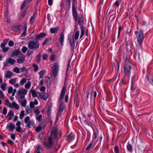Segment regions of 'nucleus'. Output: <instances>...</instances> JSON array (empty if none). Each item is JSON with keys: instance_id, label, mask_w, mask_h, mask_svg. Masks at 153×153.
<instances>
[{"instance_id": "nucleus-1", "label": "nucleus", "mask_w": 153, "mask_h": 153, "mask_svg": "<svg viewBox=\"0 0 153 153\" xmlns=\"http://www.w3.org/2000/svg\"><path fill=\"white\" fill-rule=\"evenodd\" d=\"M61 135V132H58L56 128H53L51 131L50 135L45 140L43 145L47 149L51 148L53 143L57 141Z\"/></svg>"}, {"instance_id": "nucleus-2", "label": "nucleus", "mask_w": 153, "mask_h": 153, "mask_svg": "<svg viewBox=\"0 0 153 153\" xmlns=\"http://www.w3.org/2000/svg\"><path fill=\"white\" fill-rule=\"evenodd\" d=\"M61 135V132H58L56 128H53L51 131L50 135L45 140L43 145L47 149L51 148L53 143L57 141Z\"/></svg>"}, {"instance_id": "nucleus-3", "label": "nucleus", "mask_w": 153, "mask_h": 153, "mask_svg": "<svg viewBox=\"0 0 153 153\" xmlns=\"http://www.w3.org/2000/svg\"><path fill=\"white\" fill-rule=\"evenodd\" d=\"M39 43L37 40H32L28 43V47L30 49L35 50L39 48Z\"/></svg>"}, {"instance_id": "nucleus-4", "label": "nucleus", "mask_w": 153, "mask_h": 153, "mask_svg": "<svg viewBox=\"0 0 153 153\" xmlns=\"http://www.w3.org/2000/svg\"><path fill=\"white\" fill-rule=\"evenodd\" d=\"M136 35V38L137 39V45L139 46L142 44L144 39L143 34L142 30L136 31L135 32Z\"/></svg>"}, {"instance_id": "nucleus-5", "label": "nucleus", "mask_w": 153, "mask_h": 153, "mask_svg": "<svg viewBox=\"0 0 153 153\" xmlns=\"http://www.w3.org/2000/svg\"><path fill=\"white\" fill-rule=\"evenodd\" d=\"M77 6V0H72V10L73 16L76 22L77 20L78 17L77 14L76 10V7Z\"/></svg>"}, {"instance_id": "nucleus-6", "label": "nucleus", "mask_w": 153, "mask_h": 153, "mask_svg": "<svg viewBox=\"0 0 153 153\" xmlns=\"http://www.w3.org/2000/svg\"><path fill=\"white\" fill-rule=\"evenodd\" d=\"M131 69L130 62L128 60L125 61L124 66V70L126 75L129 74V76H130Z\"/></svg>"}, {"instance_id": "nucleus-7", "label": "nucleus", "mask_w": 153, "mask_h": 153, "mask_svg": "<svg viewBox=\"0 0 153 153\" xmlns=\"http://www.w3.org/2000/svg\"><path fill=\"white\" fill-rule=\"evenodd\" d=\"M84 21V19L83 16H81L79 17L78 19V23L80 25H81L80 29L81 32L80 37V39L81 38L83 37L85 33V27L82 25Z\"/></svg>"}, {"instance_id": "nucleus-8", "label": "nucleus", "mask_w": 153, "mask_h": 153, "mask_svg": "<svg viewBox=\"0 0 153 153\" xmlns=\"http://www.w3.org/2000/svg\"><path fill=\"white\" fill-rule=\"evenodd\" d=\"M52 71V73L55 78H56L57 75L59 70V66L58 64L55 63L53 64V66L51 68Z\"/></svg>"}, {"instance_id": "nucleus-9", "label": "nucleus", "mask_w": 153, "mask_h": 153, "mask_svg": "<svg viewBox=\"0 0 153 153\" xmlns=\"http://www.w3.org/2000/svg\"><path fill=\"white\" fill-rule=\"evenodd\" d=\"M27 90L25 89H19L17 92L18 95L21 99H23L25 98V96L27 94Z\"/></svg>"}, {"instance_id": "nucleus-10", "label": "nucleus", "mask_w": 153, "mask_h": 153, "mask_svg": "<svg viewBox=\"0 0 153 153\" xmlns=\"http://www.w3.org/2000/svg\"><path fill=\"white\" fill-rule=\"evenodd\" d=\"M19 58L17 60V61L18 63L20 64L23 63L25 61V56L23 54H21L20 56H18Z\"/></svg>"}, {"instance_id": "nucleus-11", "label": "nucleus", "mask_w": 153, "mask_h": 153, "mask_svg": "<svg viewBox=\"0 0 153 153\" xmlns=\"http://www.w3.org/2000/svg\"><path fill=\"white\" fill-rule=\"evenodd\" d=\"M38 94L40 98L46 100L48 97V95L46 93H38Z\"/></svg>"}, {"instance_id": "nucleus-12", "label": "nucleus", "mask_w": 153, "mask_h": 153, "mask_svg": "<svg viewBox=\"0 0 153 153\" xmlns=\"http://www.w3.org/2000/svg\"><path fill=\"white\" fill-rule=\"evenodd\" d=\"M6 128L7 130L12 131L15 129V126L14 124L12 123H10L9 124L7 125Z\"/></svg>"}, {"instance_id": "nucleus-13", "label": "nucleus", "mask_w": 153, "mask_h": 153, "mask_svg": "<svg viewBox=\"0 0 153 153\" xmlns=\"http://www.w3.org/2000/svg\"><path fill=\"white\" fill-rule=\"evenodd\" d=\"M9 107L11 108H13L15 109L18 110L19 109V105L15 102H13L12 104L9 103Z\"/></svg>"}, {"instance_id": "nucleus-14", "label": "nucleus", "mask_w": 153, "mask_h": 153, "mask_svg": "<svg viewBox=\"0 0 153 153\" xmlns=\"http://www.w3.org/2000/svg\"><path fill=\"white\" fill-rule=\"evenodd\" d=\"M16 62V61L15 59L11 58H10L7 59L5 65H7L9 63H10L11 65H13Z\"/></svg>"}, {"instance_id": "nucleus-15", "label": "nucleus", "mask_w": 153, "mask_h": 153, "mask_svg": "<svg viewBox=\"0 0 153 153\" xmlns=\"http://www.w3.org/2000/svg\"><path fill=\"white\" fill-rule=\"evenodd\" d=\"M22 54L23 53H22L20 51L18 50H17L12 52V56L14 57L15 56H16L18 57V56H20L21 54Z\"/></svg>"}, {"instance_id": "nucleus-16", "label": "nucleus", "mask_w": 153, "mask_h": 153, "mask_svg": "<svg viewBox=\"0 0 153 153\" xmlns=\"http://www.w3.org/2000/svg\"><path fill=\"white\" fill-rule=\"evenodd\" d=\"M13 75V73L10 71H7L6 72V74H5L4 77L6 79L11 78Z\"/></svg>"}, {"instance_id": "nucleus-17", "label": "nucleus", "mask_w": 153, "mask_h": 153, "mask_svg": "<svg viewBox=\"0 0 153 153\" xmlns=\"http://www.w3.org/2000/svg\"><path fill=\"white\" fill-rule=\"evenodd\" d=\"M43 151V149L41 146L40 144L37 145L36 147L35 152L36 153H41Z\"/></svg>"}, {"instance_id": "nucleus-18", "label": "nucleus", "mask_w": 153, "mask_h": 153, "mask_svg": "<svg viewBox=\"0 0 153 153\" xmlns=\"http://www.w3.org/2000/svg\"><path fill=\"white\" fill-rule=\"evenodd\" d=\"M46 35V34L44 33H41L39 34H37L35 37L36 40H39L41 38L44 37Z\"/></svg>"}, {"instance_id": "nucleus-19", "label": "nucleus", "mask_w": 153, "mask_h": 153, "mask_svg": "<svg viewBox=\"0 0 153 153\" xmlns=\"http://www.w3.org/2000/svg\"><path fill=\"white\" fill-rule=\"evenodd\" d=\"M65 87H63L61 91L60 97L59 99V100H61L64 98V96L65 94Z\"/></svg>"}, {"instance_id": "nucleus-20", "label": "nucleus", "mask_w": 153, "mask_h": 153, "mask_svg": "<svg viewBox=\"0 0 153 153\" xmlns=\"http://www.w3.org/2000/svg\"><path fill=\"white\" fill-rule=\"evenodd\" d=\"M27 13V11L26 10L25 11H21L19 14V17L20 19L23 18L25 17V16L26 15Z\"/></svg>"}, {"instance_id": "nucleus-21", "label": "nucleus", "mask_w": 153, "mask_h": 153, "mask_svg": "<svg viewBox=\"0 0 153 153\" xmlns=\"http://www.w3.org/2000/svg\"><path fill=\"white\" fill-rule=\"evenodd\" d=\"M71 2L70 0H66L65 3V9L67 10H69L70 8Z\"/></svg>"}, {"instance_id": "nucleus-22", "label": "nucleus", "mask_w": 153, "mask_h": 153, "mask_svg": "<svg viewBox=\"0 0 153 153\" xmlns=\"http://www.w3.org/2000/svg\"><path fill=\"white\" fill-rule=\"evenodd\" d=\"M38 102L37 100L35 99L34 101H31L30 103V107L31 108H33L35 105H37L38 104Z\"/></svg>"}, {"instance_id": "nucleus-23", "label": "nucleus", "mask_w": 153, "mask_h": 153, "mask_svg": "<svg viewBox=\"0 0 153 153\" xmlns=\"http://www.w3.org/2000/svg\"><path fill=\"white\" fill-rule=\"evenodd\" d=\"M26 127L29 128H30L31 127V126L34 127L35 126L34 121L33 120H30L28 122V123H26Z\"/></svg>"}, {"instance_id": "nucleus-24", "label": "nucleus", "mask_w": 153, "mask_h": 153, "mask_svg": "<svg viewBox=\"0 0 153 153\" xmlns=\"http://www.w3.org/2000/svg\"><path fill=\"white\" fill-rule=\"evenodd\" d=\"M36 14L34 13L32 16L30 18L29 21V24L32 25L34 22L36 16Z\"/></svg>"}, {"instance_id": "nucleus-25", "label": "nucleus", "mask_w": 153, "mask_h": 153, "mask_svg": "<svg viewBox=\"0 0 153 153\" xmlns=\"http://www.w3.org/2000/svg\"><path fill=\"white\" fill-rule=\"evenodd\" d=\"M59 39L61 45H63L64 39V35L63 32H62L60 33Z\"/></svg>"}, {"instance_id": "nucleus-26", "label": "nucleus", "mask_w": 153, "mask_h": 153, "mask_svg": "<svg viewBox=\"0 0 153 153\" xmlns=\"http://www.w3.org/2000/svg\"><path fill=\"white\" fill-rule=\"evenodd\" d=\"M95 144L93 143H91L86 148L85 150L87 151H89L92 149L94 146Z\"/></svg>"}, {"instance_id": "nucleus-27", "label": "nucleus", "mask_w": 153, "mask_h": 153, "mask_svg": "<svg viewBox=\"0 0 153 153\" xmlns=\"http://www.w3.org/2000/svg\"><path fill=\"white\" fill-rule=\"evenodd\" d=\"M51 83L50 79L48 77H45V85L48 86Z\"/></svg>"}, {"instance_id": "nucleus-28", "label": "nucleus", "mask_w": 153, "mask_h": 153, "mask_svg": "<svg viewBox=\"0 0 153 153\" xmlns=\"http://www.w3.org/2000/svg\"><path fill=\"white\" fill-rule=\"evenodd\" d=\"M22 27V26L21 25H18L13 27L12 29L13 31H18L20 30V29Z\"/></svg>"}, {"instance_id": "nucleus-29", "label": "nucleus", "mask_w": 153, "mask_h": 153, "mask_svg": "<svg viewBox=\"0 0 153 153\" xmlns=\"http://www.w3.org/2000/svg\"><path fill=\"white\" fill-rule=\"evenodd\" d=\"M30 93H31L33 97H36L37 96L36 92L34 89H31L30 91Z\"/></svg>"}, {"instance_id": "nucleus-30", "label": "nucleus", "mask_w": 153, "mask_h": 153, "mask_svg": "<svg viewBox=\"0 0 153 153\" xmlns=\"http://www.w3.org/2000/svg\"><path fill=\"white\" fill-rule=\"evenodd\" d=\"M59 29V27L56 28H50V30L52 33H57Z\"/></svg>"}, {"instance_id": "nucleus-31", "label": "nucleus", "mask_w": 153, "mask_h": 153, "mask_svg": "<svg viewBox=\"0 0 153 153\" xmlns=\"http://www.w3.org/2000/svg\"><path fill=\"white\" fill-rule=\"evenodd\" d=\"M79 30H77L75 32V34L74 36V38L75 40H78L79 37Z\"/></svg>"}, {"instance_id": "nucleus-32", "label": "nucleus", "mask_w": 153, "mask_h": 153, "mask_svg": "<svg viewBox=\"0 0 153 153\" xmlns=\"http://www.w3.org/2000/svg\"><path fill=\"white\" fill-rule=\"evenodd\" d=\"M16 79H17L16 78L11 79L9 80V83L13 85L16 83Z\"/></svg>"}, {"instance_id": "nucleus-33", "label": "nucleus", "mask_w": 153, "mask_h": 153, "mask_svg": "<svg viewBox=\"0 0 153 153\" xmlns=\"http://www.w3.org/2000/svg\"><path fill=\"white\" fill-rule=\"evenodd\" d=\"M32 108L28 106H27L25 109L26 112L27 114L30 113L32 112Z\"/></svg>"}, {"instance_id": "nucleus-34", "label": "nucleus", "mask_w": 153, "mask_h": 153, "mask_svg": "<svg viewBox=\"0 0 153 153\" xmlns=\"http://www.w3.org/2000/svg\"><path fill=\"white\" fill-rule=\"evenodd\" d=\"M70 44L71 45V49L72 51H74L75 47V42L74 41L73 42H69Z\"/></svg>"}, {"instance_id": "nucleus-35", "label": "nucleus", "mask_w": 153, "mask_h": 153, "mask_svg": "<svg viewBox=\"0 0 153 153\" xmlns=\"http://www.w3.org/2000/svg\"><path fill=\"white\" fill-rule=\"evenodd\" d=\"M31 86V83L30 81H28L25 85V88L27 89H29Z\"/></svg>"}, {"instance_id": "nucleus-36", "label": "nucleus", "mask_w": 153, "mask_h": 153, "mask_svg": "<svg viewBox=\"0 0 153 153\" xmlns=\"http://www.w3.org/2000/svg\"><path fill=\"white\" fill-rule=\"evenodd\" d=\"M27 2V0H25L24 1L23 4L21 5V6L20 8L21 10H22L24 8V7L26 6Z\"/></svg>"}, {"instance_id": "nucleus-37", "label": "nucleus", "mask_w": 153, "mask_h": 153, "mask_svg": "<svg viewBox=\"0 0 153 153\" xmlns=\"http://www.w3.org/2000/svg\"><path fill=\"white\" fill-rule=\"evenodd\" d=\"M64 108V103L62 102L60 104L59 111H63Z\"/></svg>"}, {"instance_id": "nucleus-38", "label": "nucleus", "mask_w": 153, "mask_h": 153, "mask_svg": "<svg viewBox=\"0 0 153 153\" xmlns=\"http://www.w3.org/2000/svg\"><path fill=\"white\" fill-rule=\"evenodd\" d=\"M7 84L4 83H2L1 85V88L3 91L5 90V87Z\"/></svg>"}, {"instance_id": "nucleus-39", "label": "nucleus", "mask_w": 153, "mask_h": 153, "mask_svg": "<svg viewBox=\"0 0 153 153\" xmlns=\"http://www.w3.org/2000/svg\"><path fill=\"white\" fill-rule=\"evenodd\" d=\"M33 110L35 113L36 114H38L40 113V111L39 109L36 107L34 108H33Z\"/></svg>"}, {"instance_id": "nucleus-40", "label": "nucleus", "mask_w": 153, "mask_h": 153, "mask_svg": "<svg viewBox=\"0 0 153 153\" xmlns=\"http://www.w3.org/2000/svg\"><path fill=\"white\" fill-rule=\"evenodd\" d=\"M127 149L128 151L130 152H132L133 150L132 149V146L130 144H128L127 146Z\"/></svg>"}, {"instance_id": "nucleus-41", "label": "nucleus", "mask_w": 153, "mask_h": 153, "mask_svg": "<svg viewBox=\"0 0 153 153\" xmlns=\"http://www.w3.org/2000/svg\"><path fill=\"white\" fill-rule=\"evenodd\" d=\"M45 71L44 70H42L39 72V78L41 79L43 77V76L45 74Z\"/></svg>"}, {"instance_id": "nucleus-42", "label": "nucleus", "mask_w": 153, "mask_h": 153, "mask_svg": "<svg viewBox=\"0 0 153 153\" xmlns=\"http://www.w3.org/2000/svg\"><path fill=\"white\" fill-rule=\"evenodd\" d=\"M27 104V100L26 99H24L23 101L21 102V105L23 107H25Z\"/></svg>"}, {"instance_id": "nucleus-43", "label": "nucleus", "mask_w": 153, "mask_h": 153, "mask_svg": "<svg viewBox=\"0 0 153 153\" xmlns=\"http://www.w3.org/2000/svg\"><path fill=\"white\" fill-rule=\"evenodd\" d=\"M33 67L34 68V71L36 72L39 69L38 66L37 65H36L35 64H33L32 65Z\"/></svg>"}, {"instance_id": "nucleus-44", "label": "nucleus", "mask_w": 153, "mask_h": 153, "mask_svg": "<svg viewBox=\"0 0 153 153\" xmlns=\"http://www.w3.org/2000/svg\"><path fill=\"white\" fill-rule=\"evenodd\" d=\"M27 82V79L25 78H23L20 81V84L21 85H24Z\"/></svg>"}, {"instance_id": "nucleus-45", "label": "nucleus", "mask_w": 153, "mask_h": 153, "mask_svg": "<svg viewBox=\"0 0 153 153\" xmlns=\"http://www.w3.org/2000/svg\"><path fill=\"white\" fill-rule=\"evenodd\" d=\"M120 0H117L114 3V5L115 6L117 7H118L120 4Z\"/></svg>"}, {"instance_id": "nucleus-46", "label": "nucleus", "mask_w": 153, "mask_h": 153, "mask_svg": "<svg viewBox=\"0 0 153 153\" xmlns=\"http://www.w3.org/2000/svg\"><path fill=\"white\" fill-rule=\"evenodd\" d=\"M25 116V111L23 110L21 111L19 115V118L20 119H22Z\"/></svg>"}, {"instance_id": "nucleus-47", "label": "nucleus", "mask_w": 153, "mask_h": 153, "mask_svg": "<svg viewBox=\"0 0 153 153\" xmlns=\"http://www.w3.org/2000/svg\"><path fill=\"white\" fill-rule=\"evenodd\" d=\"M62 111H59L57 113L56 117V120L58 121L59 120V118L61 116V112Z\"/></svg>"}, {"instance_id": "nucleus-48", "label": "nucleus", "mask_w": 153, "mask_h": 153, "mask_svg": "<svg viewBox=\"0 0 153 153\" xmlns=\"http://www.w3.org/2000/svg\"><path fill=\"white\" fill-rule=\"evenodd\" d=\"M13 71L16 73H19L20 72V70L18 67H16L14 68Z\"/></svg>"}, {"instance_id": "nucleus-49", "label": "nucleus", "mask_w": 153, "mask_h": 153, "mask_svg": "<svg viewBox=\"0 0 153 153\" xmlns=\"http://www.w3.org/2000/svg\"><path fill=\"white\" fill-rule=\"evenodd\" d=\"M42 129V127L40 126H37L36 127L35 129V131L38 132H39Z\"/></svg>"}, {"instance_id": "nucleus-50", "label": "nucleus", "mask_w": 153, "mask_h": 153, "mask_svg": "<svg viewBox=\"0 0 153 153\" xmlns=\"http://www.w3.org/2000/svg\"><path fill=\"white\" fill-rule=\"evenodd\" d=\"M16 131L21 132L22 131L23 129L21 127H17L16 128Z\"/></svg>"}, {"instance_id": "nucleus-51", "label": "nucleus", "mask_w": 153, "mask_h": 153, "mask_svg": "<svg viewBox=\"0 0 153 153\" xmlns=\"http://www.w3.org/2000/svg\"><path fill=\"white\" fill-rule=\"evenodd\" d=\"M20 72L21 73L27 71V69L26 67H23L21 68L20 69Z\"/></svg>"}, {"instance_id": "nucleus-52", "label": "nucleus", "mask_w": 153, "mask_h": 153, "mask_svg": "<svg viewBox=\"0 0 153 153\" xmlns=\"http://www.w3.org/2000/svg\"><path fill=\"white\" fill-rule=\"evenodd\" d=\"M30 120V118L29 116H27L25 117V118L24 121L25 123L26 124V123H28V122Z\"/></svg>"}, {"instance_id": "nucleus-53", "label": "nucleus", "mask_w": 153, "mask_h": 153, "mask_svg": "<svg viewBox=\"0 0 153 153\" xmlns=\"http://www.w3.org/2000/svg\"><path fill=\"white\" fill-rule=\"evenodd\" d=\"M13 88L12 87H10L8 89L7 92L9 94H10L13 92Z\"/></svg>"}, {"instance_id": "nucleus-54", "label": "nucleus", "mask_w": 153, "mask_h": 153, "mask_svg": "<svg viewBox=\"0 0 153 153\" xmlns=\"http://www.w3.org/2000/svg\"><path fill=\"white\" fill-rule=\"evenodd\" d=\"M27 48L25 47V46H24L23 47V48H22V52L24 53H26V51H27Z\"/></svg>"}, {"instance_id": "nucleus-55", "label": "nucleus", "mask_w": 153, "mask_h": 153, "mask_svg": "<svg viewBox=\"0 0 153 153\" xmlns=\"http://www.w3.org/2000/svg\"><path fill=\"white\" fill-rule=\"evenodd\" d=\"M114 151L116 153H119V151L118 146H115L114 149Z\"/></svg>"}, {"instance_id": "nucleus-56", "label": "nucleus", "mask_w": 153, "mask_h": 153, "mask_svg": "<svg viewBox=\"0 0 153 153\" xmlns=\"http://www.w3.org/2000/svg\"><path fill=\"white\" fill-rule=\"evenodd\" d=\"M14 43L13 42L12 40H10L8 42V45L9 46L12 47L13 46Z\"/></svg>"}, {"instance_id": "nucleus-57", "label": "nucleus", "mask_w": 153, "mask_h": 153, "mask_svg": "<svg viewBox=\"0 0 153 153\" xmlns=\"http://www.w3.org/2000/svg\"><path fill=\"white\" fill-rule=\"evenodd\" d=\"M122 29V27H121L120 25L118 27V37L120 36L121 30Z\"/></svg>"}, {"instance_id": "nucleus-58", "label": "nucleus", "mask_w": 153, "mask_h": 153, "mask_svg": "<svg viewBox=\"0 0 153 153\" xmlns=\"http://www.w3.org/2000/svg\"><path fill=\"white\" fill-rule=\"evenodd\" d=\"M9 49V48L8 47H5V48L4 47V48L2 49L1 50V51H2V52H7L8 51Z\"/></svg>"}, {"instance_id": "nucleus-59", "label": "nucleus", "mask_w": 153, "mask_h": 153, "mask_svg": "<svg viewBox=\"0 0 153 153\" xmlns=\"http://www.w3.org/2000/svg\"><path fill=\"white\" fill-rule=\"evenodd\" d=\"M0 98L3 99L4 98V95L2 91L0 89Z\"/></svg>"}, {"instance_id": "nucleus-60", "label": "nucleus", "mask_w": 153, "mask_h": 153, "mask_svg": "<svg viewBox=\"0 0 153 153\" xmlns=\"http://www.w3.org/2000/svg\"><path fill=\"white\" fill-rule=\"evenodd\" d=\"M46 87L45 86H42L40 87V90L41 92H45V90Z\"/></svg>"}, {"instance_id": "nucleus-61", "label": "nucleus", "mask_w": 153, "mask_h": 153, "mask_svg": "<svg viewBox=\"0 0 153 153\" xmlns=\"http://www.w3.org/2000/svg\"><path fill=\"white\" fill-rule=\"evenodd\" d=\"M125 77H123L121 79V82L120 83V84H121L122 85L124 84L125 83Z\"/></svg>"}, {"instance_id": "nucleus-62", "label": "nucleus", "mask_w": 153, "mask_h": 153, "mask_svg": "<svg viewBox=\"0 0 153 153\" xmlns=\"http://www.w3.org/2000/svg\"><path fill=\"white\" fill-rule=\"evenodd\" d=\"M2 113L4 115H6L7 113V109L5 107H4L3 109Z\"/></svg>"}, {"instance_id": "nucleus-63", "label": "nucleus", "mask_w": 153, "mask_h": 153, "mask_svg": "<svg viewBox=\"0 0 153 153\" xmlns=\"http://www.w3.org/2000/svg\"><path fill=\"white\" fill-rule=\"evenodd\" d=\"M73 135L72 134H70L67 136V138L68 139H71L73 138Z\"/></svg>"}, {"instance_id": "nucleus-64", "label": "nucleus", "mask_w": 153, "mask_h": 153, "mask_svg": "<svg viewBox=\"0 0 153 153\" xmlns=\"http://www.w3.org/2000/svg\"><path fill=\"white\" fill-rule=\"evenodd\" d=\"M148 81H149L150 84L153 86V79H149V78L148 79Z\"/></svg>"}]
</instances>
